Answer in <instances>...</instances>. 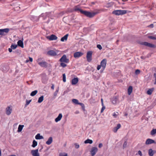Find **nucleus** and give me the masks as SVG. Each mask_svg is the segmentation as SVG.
<instances>
[{
  "label": "nucleus",
  "instance_id": "nucleus-1",
  "mask_svg": "<svg viewBox=\"0 0 156 156\" xmlns=\"http://www.w3.org/2000/svg\"><path fill=\"white\" fill-rule=\"evenodd\" d=\"M59 61L61 62L60 66L63 67H65L67 66L66 63H69V60L67 58L66 55H64L60 59Z\"/></svg>",
  "mask_w": 156,
  "mask_h": 156
},
{
  "label": "nucleus",
  "instance_id": "nucleus-2",
  "mask_svg": "<svg viewBox=\"0 0 156 156\" xmlns=\"http://www.w3.org/2000/svg\"><path fill=\"white\" fill-rule=\"evenodd\" d=\"M80 12L81 13L84 14L86 16L90 18L96 15L99 13V11H98L95 12H89L86 11H83L82 10H80Z\"/></svg>",
  "mask_w": 156,
  "mask_h": 156
},
{
  "label": "nucleus",
  "instance_id": "nucleus-3",
  "mask_svg": "<svg viewBox=\"0 0 156 156\" xmlns=\"http://www.w3.org/2000/svg\"><path fill=\"white\" fill-rule=\"evenodd\" d=\"M127 11L126 10H115L112 12V14L116 15H122L126 14Z\"/></svg>",
  "mask_w": 156,
  "mask_h": 156
},
{
  "label": "nucleus",
  "instance_id": "nucleus-4",
  "mask_svg": "<svg viewBox=\"0 0 156 156\" xmlns=\"http://www.w3.org/2000/svg\"><path fill=\"white\" fill-rule=\"evenodd\" d=\"M59 52L58 50L55 49L48 51L47 52V54L50 56H55L57 55Z\"/></svg>",
  "mask_w": 156,
  "mask_h": 156
},
{
  "label": "nucleus",
  "instance_id": "nucleus-5",
  "mask_svg": "<svg viewBox=\"0 0 156 156\" xmlns=\"http://www.w3.org/2000/svg\"><path fill=\"white\" fill-rule=\"evenodd\" d=\"M92 52L91 51H88L87 53V60L88 62H90L92 60Z\"/></svg>",
  "mask_w": 156,
  "mask_h": 156
},
{
  "label": "nucleus",
  "instance_id": "nucleus-6",
  "mask_svg": "<svg viewBox=\"0 0 156 156\" xmlns=\"http://www.w3.org/2000/svg\"><path fill=\"white\" fill-rule=\"evenodd\" d=\"M9 28H5L0 29V35H4L7 33L9 31Z\"/></svg>",
  "mask_w": 156,
  "mask_h": 156
},
{
  "label": "nucleus",
  "instance_id": "nucleus-7",
  "mask_svg": "<svg viewBox=\"0 0 156 156\" xmlns=\"http://www.w3.org/2000/svg\"><path fill=\"white\" fill-rule=\"evenodd\" d=\"M31 153L33 156H40L38 149L32 150Z\"/></svg>",
  "mask_w": 156,
  "mask_h": 156
},
{
  "label": "nucleus",
  "instance_id": "nucleus-8",
  "mask_svg": "<svg viewBox=\"0 0 156 156\" xmlns=\"http://www.w3.org/2000/svg\"><path fill=\"white\" fill-rule=\"evenodd\" d=\"M72 101L73 103L74 104L76 105H80L82 106V108H84V105L82 103L79 102V101L77 99H73L72 100Z\"/></svg>",
  "mask_w": 156,
  "mask_h": 156
},
{
  "label": "nucleus",
  "instance_id": "nucleus-9",
  "mask_svg": "<svg viewBox=\"0 0 156 156\" xmlns=\"http://www.w3.org/2000/svg\"><path fill=\"white\" fill-rule=\"evenodd\" d=\"M98 151V149L96 147H93L90 151V154L92 156H94L96 153Z\"/></svg>",
  "mask_w": 156,
  "mask_h": 156
},
{
  "label": "nucleus",
  "instance_id": "nucleus-10",
  "mask_svg": "<svg viewBox=\"0 0 156 156\" xmlns=\"http://www.w3.org/2000/svg\"><path fill=\"white\" fill-rule=\"evenodd\" d=\"M107 63V60L105 59H103L101 62L100 65L101 66V67L103 70H104L106 67Z\"/></svg>",
  "mask_w": 156,
  "mask_h": 156
},
{
  "label": "nucleus",
  "instance_id": "nucleus-11",
  "mask_svg": "<svg viewBox=\"0 0 156 156\" xmlns=\"http://www.w3.org/2000/svg\"><path fill=\"white\" fill-rule=\"evenodd\" d=\"M46 38L50 41H53L56 40L57 39V37L55 35L52 34L51 36H47Z\"/></svg>",
  "mask_w": 156,
  "mask_h": 156
},
{
  "label": "nucleus",
  "instance_id": "nucleus-12",
  "mask_svg": "<svg viewBox=\"0 0 156 156\" xmlns=\"http://www.w3.org/2000/svg\"><path fill=\"white\" fill-rule=\"evenodd\" d=\"M12 109L11 106H8L6 108V113L7 115H10L12 112Z\"/></svg>",
  "mask_w": 156,
  "mask_h": 156
},
{
  "label": "nucleus",
  "instance_id": "nucleus-13",
  "mask_svg": "<svg viewBox=\"0 0 156 156\" xmlns=\"http://www.w3.org/2000/svg\"><path fill=\"white\" fill-rule=\"evenodd\" d=\"M23 38H22L21 40H20L18 41L17 42V45L21 47L22 48H24V45H23Z\"/></svg>",
  "mask_w": 156,
  "mask_h": 156
},
{
  "label": "nucleus",
  "instance_id": "nucleus-14",
  "mask_svg": "<svg viewBox=\"0 0 156 156\" xmlns=\"http://www.w3.org/2000/svg\"><path fill=\"white\" fill-rule=\"evenodd\" d=\"M156 142L155 141L151 139H147L145 142V144L146 145H148L152 144H155Z\"/></svg>",
  "mask_w": 156,
  "mask_h": 156
},
{
  "label": "nucleus",
  "instance_id": "nucleus-15",
  "mask_svg": "<svg viewBox=\"0 0 156 156\" xmlns=\"http://www.w3.org/2000/svg\"><path fill=\"white\" fill-rule=\"evenodd\" d=\"M83 53L81 52H77L74 54V56L75 58H78L83 55Z\"/></svg>",
  "mask_w": 156,
  "mask_h": 156
},
{
  "label": "nucleus",
  "instance_id": "nucleus-16",
  "mask_svg": "<svg viewBox=\"0 0 156 156\" xmlns=\"http://www.w3.org/2000/svg\"><path fill=\"white\" fill-rule=\"evenodd\" d=\"M79 81V79L77 77H75L71 80V84L72 85L76 84Z\"/></svg>",
  "mask_w": 156,
  "mask_h": 156
},
{
  "label": "nucleus",
  "instance_id": "nucleus-17",
  "mask_svg": "<svg viewBox=\"0 0 156 156\" xmlns=\"http://www.w3.org/2000/svg\"><path fill=\"white\" fill-rule=\"evenodd\" d=\"M62 117V113H59L58 115L55 119V122H58L60 121Z\"/></svg>",
  "mask_w": 156,
  "mask_h": 156
},
{
  "label": "nucleus",
  "instance_id": "nucleus-18",
  "mask_svg": "<svg viewBox=\"0 0 156 156\" xmlns=\"http://www.w3.org/2000/svg\"><path fill=\"white\" fill-rule=\"evenodd\" d=\"M121 126L120 124H118L116 127H114L113 129V131L114 132L116 133L117 131L119 129Z\"/></svg>",
  "mask_w": 156,
  "mask_h": 156
},
{
  "label": "nucleus",
  "instance_id": "nucleus-19",
  "mask_svg": "<svg viewBox=\"0 0 156 156\" xmlns=\"http://www.w3.org/2000/svg\"><path fill=\"white\" fill-rule=\"evenodd\" d=\"M39 65L42 67H46L47 66V63L44 61H42L41 62L39 63Z\"/></svg>",
  "mask_w": 156,
  "mask_h": 156
},
{
  "label": "nucleus",
  "instance_id": "nucleus-20",
  "mask_svg": "<svg viewBox=\"0 0 156 156\" xmlns=\"http://www.w3.org/2000/svg\"><path fill=\"white\" fill-rule=\"evenodd\" d=\"M35 138L36 140H40L44 138L43 136L40 135V134H37L35 136Z\"/></svg>",
  "mask_w": 156,
  "mask_h": 156
},
{
  "label": "nucleus",
  "instance_id": "nucleus-21",
  "mask_svg": "<svg viewBox=\"0 0 156 156\" xmlns=\"http://www.w3.org/2000/svg\"><path fill=\"white\" fill-rule=\"evenodd\" d=\"M52 138L51 137H50L48 140L46 142V144L48 145H50L52 143Z\"/></svg>",
  "mask_w": 156,
  "mask_h": 156
},
{
  "label": "nucleus",
  "instance_id": "nucleus-22",
  "mask_svg": "<svg viewBox=\"0 0 156 156\" xmlns=\"http://www.w3.org/2000/svg\"><path fill=\"white\" fill-rule=\"evenodd\" d=\"M68 34H66L61 38V41L62 42L66 41L68 38Z\"/></svg>",
  "mask_w": 156,
  "mask_h": 156
},
{
  "label": "nucleus",
  "instance_id": "nucleus-23",
  "mask_svg": "<svg viewBox=\"0 0 156 156\" xmlns=\"http://www.w3.org/2000/svg\"><path fill=\"white\" fill-rule=\"evenodd\" d=\"M24 127V126L23 125H20L19 126H18V128L17 132H21L22 131Z\"/></svg>",
  "mask_w": 156,
  "mask_h": 156
},
{
  "label": "nucleus",
  "instance_id": "nucleus-24",
  "mask_svg": "<svg viewBox=\"0 0 156 156\" xmlns=\"http://www.w3.org/2000/svg\"><path fill=\"white\" fill-rule=\"evenodd\" d=\"M133 91V87L131 86H130L128 90V93L129 95H130Z\"/></svg>",
  "mask_w": 156,
  "mask_h": 156
},
{
  "label": "nucleus",
  "instance_id": "nucleus-25",
  "mask_svg": "<svg viewBox=\"0 0 156 156\" xmlns=\"http://www.w3.org/2000/svg\"><path fill=\"white\" fill-rule=\"evenodd\" d=\"M154 152L151 149H149L148 150V154L150 156H153Z\"/></svg>",
  "mask_w": 156,
  "mask_h": 156
},
{
  "label": "nucleus",
  "instance_id": "nucleus-26",
  "mask_svg": "<svg viewBox=\"0 0 156 156\" xmlns=\"http://www.w3.org/2000/svg\"><path fill=\"white\" fill-rule=\"evenodd\" d=\"M37 142L35 140H34L33 141L32 144V146L34 148L37 146Z\"/></svg>",
  "mask_w": 156,
  "mask_h": 156
},
{
  "label": "nucleus",
  "instance_id": "nucleus-27",
  "mask_svg": "<svg viewBox=\"0 0 156 156\" xmlns=\"http://www.w3.org/2000/svg\"><path fill=\"white\" fill-rule=\"evenodd\" d=\"M118 99L116 98H114L112 99V102L113 104H115L117 103Z\"/></svg>",
  "mask_w": 156,
  "mask_h": 156
},
{
  "label": "nucleus",
  "instance_id": "nucleus-28",
  "mask_svg": "<svg viewBox=\"0 0 156 156\" xmlns=\"http://www.w3.org/2000/svg\"><path fill=\"white\" fill-rule=\"evenodd\" d=\"M150 134L152 136H153L156 134V128L152 129L151 132Z\"/></svg>",
  "mask_w": 156,
  "mask_h": 156
},
{
  "label": "nucleus",
  "instance_id": "nucleus-29",
  "mask_svg": "<svg viewBox=\"0 0 156 156\" xmlns=\"http://www.w3.org/2000/svg\"><path fill=\"white\" fill-rule=\"evenodd\" d=\"M154 90V88L149 89L147 91V94L148 95H151Z\"/></svg>",
  "mask_w": 156,
  "mask_h": 156
},
{
  "label": "nucleus",
  "instance_id": "nucleus-30",
  "mask_svg": "<svg viewBox=\"0 0 156 156\" xmlns=\"http://www.w3.org/2000/svg\"><path fill=\"white\" fill-rule=\"evenodd\" d=\"M113 3L112 2H110L107 3L105 5V6L107 8H109L113 5Z\"/></svg>",
  "mask_w": 156,
  "mask_h": 156
},
{
  "label": "nucleus",
  "instance_id": "nucleus-31",
  "mask_svg": "<svg viewBox=\"0 0 156 156\" xmlns=\"http://www.w3.org/2000/svg\"><path fill=\"white\" fill-rule=\"evenodd\" d=\"M93 143V141L90 139H87L84 141L85 144H91Z\"/></svg>",
  "mask_w": 156,
  "mask_h": 156
},
{
  "label": "nucleus",
  "instance_id": "nucleus-32",
  "mask_svg": "<svg viewBox=\"0 0 156 156\" xmlns=\"http://www.w3.org/2000/svg\"><path fill=\"white\" fill-rule=\"evenodd\" d=\"M37 90H35L32 92L30 94V95L31 96H34L37 93Z\"/></svg>",
  "mask_w": 156,
  "mask_h": 156
},
{
  "label": "nucleus",
  "instance_id": "nucleus-33",
  "mask_svg": "<svg viewBox=\"0 0 156 156\" xmlns=\"http://www.w3.org/2000/svg\"><path fill=\"white\" fill-rule=\"evenodd\" d=\"M44 96H41V97H40L39 98L38 101V102L39 103H41L43 101V100H44Z\"/></svg>",
  "mask_w": 156,
  "mask_h": 156
},
{
  "label": "nucleus",
  "instance_id": "nucleus-34",
  "mask_svg": "<svg viewBox=\"0 0 156 156\" xmlns=\"http://www.w3.org/2000/svg\"><path fill=\"white\" fill-rule=\"evenodd\" d=\"M17 47V45L14 44H12L10 47L13 50H14Z\"/></svg>",
  "mask_w": 156,
  "mask_h": 156
},
{
  "label": "nucleus",
  "instance_id": "nucleus-35",
  "mask_svg": "<svg viewBox=\"0 0 156 156\" xmlns=\"http://www.w3.org/2000/svg\"><path fill=\"white\" fill-rule=\"evenodd\" d=\"M148 37L151 39L155 40H156V35L154 36H149Z\"/></svg>",
  "mask_w": 156,
  "mask_h": 156
},
{
  "label": "nucleus",
  "instance_id": "nucleus-36",
  "mask_svg": "<svg viewBox=\"0 0 156 156\" xmlns=\"http://www.w3.org/2000/svg\"><path fill=\"white\" fill-rule=\"evenodd\" d=\"M63 77V82H65L66 81V76L65 74H63L62 75Z\"/></svg>",
  "mask_w": 156,
  "mask_h": 156
},
{
  "label": "nucleus",
  "instance_id": "nucleus-37",
  "mask_svg": "<svg viewBox=\"0 0 156 156\" xmlns=\"http://www.w3.org/2000/svg\"><path fill=\"white\" fill-rule=\"evenodd\" d=\"M42 61V58L40 57L38 58L37 60V62L38 64H39V63L41 62Z\"/></svg>",
  "mask_w": 156,
  "mask_h": 156
},
{
  "label": "nucleus",
  "instance_id": "nucleus-38",
  "mask_svg": "<svg viewBox=\"0 0 156 156\" xmlns=\"http://www.w3.org/2000/svg\"><path fill=\"white\" fill-rule=\"evenodd\" d=\"M59 156H67V154L65 153H61L59 154Z\"/></svg>",
  "mask_w": 156,
  "mask_h": 156
},
{
  "label": "nucleus",
  "instance_id": "nucleus-39",
  "mask_svg": "<svg viewBox=\"0 0 156 156\" xmlns=\"http://www.w3.org/2000/svg\"><path fill=\"white\" fill-rule=\"evenodd\" d=\"M147 46L153 48L154 47V45L152 44H151L148 43Z\"/></svg>",
  "mask_w": 156,
  "mask_h": 156
},
{
  "label": "nucleus",
  "instance_id": "nucleus-40",
  "mask_svg": "<svg viewBox=\"0 0 156 156\" xmlns=\"http://www.w3.org/2000/svg\"><path fill=\"white\" fill-rule=\"evenodd\" d=\"M118 112H117L116 113L114 112L113 113V116L114 118H116L118 116Z\"/></svg>",
  "mask_w": 156,
  "mask_h": 156
},
{
  "label": "nucleus",
  "instance_id": "nucleus-41",
  "mask_svg": "<svg viewBox=\"0 0 156 156\" xmlns=\"http://www.w3.org/2000/svg\"><path fill=\"white\" fill-rule=\"evenodd\" d=\"M140 73V71L139 69H136L135 72V73L136 75H138Z\"/></svg>",
  "mask_w": 156,
  "mask_h": 156
},
{
  "label": "nucleus",
  "instance_id": "nucleus-42",
  "mask_svg": "<svg viewBox=\"0 0 156 156\" xmlns=\"http://www.w3.org/2000/svg\"><path fill=\"white\" fill-rule=\"evenodd\" d=\"M31 100H26V106L28 105L31 102Z\"/></svg>",
  "mask_w": 156,
  "mask_h": 156
},
{
  "label": "nucleus",
  "instance_id": "nucleus-43",
  "mask_svg": "<svg viewBox=\"0 0 156 156\" xmlns=\"http://www.w3.org/2000/svg\"><path fill=\"white\" fill-rule=\"evenodd\" d=\"M127 145V142L126 141H125L123 145V148H125L126 147Z\"/></svg>",
  "mask_w": 156,
  "mask_h": 156
},
{
  "label": "nucleus",
  "instance_id": "nucleus-44",
  "mask_svg": "<svg viewBox=\"0 0 156 156\" xmlns=\"http://www.w3.org/2000/svg\"><path fill=\"white\" fill-rule=\"evenodd\" d=\"M97 47L99 50H101L102 49V47L100 44H98Z\"/></svg>",
  "mask_w": 156,
  "mask_h": 156
},
{
  "label": "nucleus",
  "instance_id": "nucleus-45",
  "mask_svg": "<svg viewBox=\"0 0 156 156\" xmlns=\"http://www.w3.org/2000/svg\"><path fill=\"white\" fill-rule=\"evenodd\" d=\"M105 107L104 105H103L101 109V113H102L104 111V110L105 109Z\"/></svg>",
  "mask_w": 156,
  "mask_h": 156
},
{
  "label": "nucleus",
  "instance_id": "nucleus-46",
  "mask_svg": "<svg viewBox=\"0 0 156 156\" xmlns=\"http://www.w3.org/2000/svg\"><path fill=\"white\" fill-rule=\"evenodd\" d=\"M154 84H156V74L154 73Z\"/></svg>",
  "mask_w": 156,
  "mask_h": 156
},
{
  "label": "nucleus",
  "instance_id": "nucleus-47",
  "mask_svg": "<svg viewBox=\"0 0 156 156\" xmlns=\"http://www.w3.org/2000/svg\"><path fill=\"white\" fill-rule=\"evenodd\" d=\"M75 147L76 148H78L79 147V145L77 144H74Z\"/></svg>",
  "mask_w": 156,
  "mask_h": 156
},
{
  "label": "nucleus",
  "instance_id": "nucleus-48",
  "mask_svg": "<svg viewBox=\"0 0 156 156\" xmlns=\"http://www.w3.org/2000/svg\"><path fill=\"white\" fill-rule=\"evenodd\" d=\"M138 154L140 155V156H142L143 154L141 151H138Z\"/></svg>",
  "mask_w": 156,
  "mask_h": 156
},
{
  "label": "nucleus",
  "instance_id": "nucleus-49",
  "mask_svg": "<svg viewBox=\"0 0 156 156\" xmlns=\"http://www.w3.org/2000/svg\"><path fill=\"white\" fill-rule=\"evenodd\" d=\"M74 10L76 11L79 10L80 12V10H82L78 8L77 7H75V8H74Z\"/></svg>",
  "mask_w": 156,
  "mask_h": 156
},
{
  "label": "nucleus",
  "instance_id": "nucleus-50",
  "mask_svg": "<svg viewBox=\"0 0 156 156\" xmlns=\"http://www.w3.org/2000/svg\"><path fill=\"white\" fill-rule=\"evenodd\" d=\"M101 65H98L97 67V69L98 70H99L101 68Z\"/></svg>",
  "mask_w": 156,
  "mask_h": 156
},
{
  "label": "nucleus",
  "instance_id": "nucleus-51",
  "mask_svg": "<svg viewBox=\"0 0 156 156\" xmlns=\"http://www.w3.org/2000/svg\"><path fill=\"white\" fill-rule=\"evenodd\" d=\"M101 65H98L97 67V69L98 70H99L101 68Z\"/></svg>",
  "mask_w": 156,
  "mask_h": 156
},
{
  "label": "nucleus",
  "instance_id": "nucleus-52",
  "mask_svg": "<svg viewBox=\"0 0 156 156\" xmlns=\"http://www.w3.org/2000/svg\"><path fill=\"white\" fill-rule=\"evenodd\" d=\"M47 13H43L41 14V16H42V17L46 16L47 15Z\"/></svg>",
  "mask_w": 156,
  "mask_h": 156
},
{
  "label": "nucleus",
  "instance_id": "nucleus-53",
  "mask_svg": "<svg viewBox=\"0 0 156 156\" xmlns=\"http://www.w3.org/2000/svg\"><path fill=\"white\" fill-rule=\"evenodd\" d=\"M148 43L147 42H144L143 43V44L145 46H147Z\"/></svg>",
  "mask_w": 156,
  "mask_h": 156
},
{
  "label": "nucleus",
  "instance_id": "nucleus-54",
  "mask_svg": "<svg viewBox=\"0 0 156 156\" xmlns=\"http://www.w3.org/2000/svg\"><path fill=\"white\" fill-rule=\"evenodd\" d=\"M103 146V145H102V144H101V143H100L99 144V145H98V147H99V148H101V147Z\"/></svg>",
  "mask_w": 156,
  "mask_h": 156
},
{
  "label": "nucleus",
  "instance_id": "nucleus-55",
  "mask_svg": "<svg viewBox=\"0 0 156 156\" xmlns=\"http://www.w3.org/2000/svg\"><path fill=\"white\" fill-rule=\"evenodd\" d=\"M148 27L151 28H153L154 27V25L153 24H151L149 25Z\"/></svg>",
  "mask_w": 156,
  "mask_h": 156
},
{
  "label": "nucleus",
  "instance_id": "nucleus-56",
  "mask_svg": "<svg viewBox=\"0 0 156 156\" xmlns=\"http://www.w3.org/2000/svg\"><path fill=\"white\" fill-rule=\"evenodd\" d=\"M29 60L30 62H32L33 61V58L31 57H29Z\"/></svg>",
  "mask_w": 156,
  "mask_h": 156
},
{
  "label": "nucleus",
  "instance_id": "nucleus-57",
  "mask_svg": "<svg viewBox=\"0 0 156 156\" xmlns=\"http://www.w3.org/2000/svg\"><path fill=\"white\" fill-rule=\"evenodd\" d=\"M12 49L11 48H9L8 50L10 52H11L12 51Z\"/></svg>",
  "mask_w": 156,
  "mask_h": 156
},
{
  "label": "nucleus",
  "instance_id": "nucleus-58",
  "mask_svg": "<svg viewBox=\"0 0 156 156\" xmlns=\"http://www.w3.org/2000/svg\"><path fill=\"white\" fill-rule=\"evenodd\" d=\"M51 88L52 89L54 90V85L52 84V86L51 87Z\"/></svg>",
  "mask_w": 156,
  "mask_h": 156
},
{
  "label": "nucleus",
  "instance_id": "nucleus-59",
  "mask_svg": "<svg viewBox=\"0 0 156 156\" xmlns=\"http://www.w3.org/2000/svg\"><path fill=\"white\" fill-rule=\"evenodd\" d=\"M2 155V151L0 149V156H1Z\"/></svg>",
  "mask_w": 156,
  "mask_h": 156
},
{
  "label": "nucleus",
  "instance_id": "nucleus-60",
  "mask_svg": "<svg viewBox=\"0 0 156 156\" xmlns=\"http://www.w3.org/2000/svg\"><path fill=\"white\" fill-rule=\"evenodd\" d=\"M58 90H59V89H58L57 90H56L55 92L57 93H58Z\"/></svg>",
  "mask_w": 156,
  "mask_h": 156
},
{
  "label": "nucleus",
  "instance_id": "nucleus-61",
  "mask_svg": "<svg viewBox=\"0 0 156 156\" xmlns=\"http://www.w3.org/2000/svg\"><path fill=\"white\" fill-rule=\"evenodd\" d=\"M29 62V60H26L25 61V62L26 63H28V62Z\"/></svg>",
  "mask_w": 156,
  "mask_h": 156
},
{
  "label": "nucleus",
  "instance_id": "nucleus-62",
  "mask_svg": "<svg viewBox=\"0 0 156 156\" xmlns=\"http://www.w3.org/2000/svg\"><path fill=\"white\" fill-rule=\"evenodd\" d=\"M57 93H56V92H55V94H54V96H56L57 95Z\"/></svg>",
  "mask_w": 156,
  "mask_h": 156
},
{
  "label": "nucleus",
  "instance_id": "nucleus-63",
  "mask_svg": "<svg viewBox=\"0 0 156 156\" xmlns=\"http://www.w3.org/2000/svg\"><path fill=\"white\" fill-rule=\"evenodd\" d=\"M101 104H102V106H103V105H104V104H103V102H102V103H101Z\"/></svg>",
  "mask_w": 156,
  "mask_h": 156
},
{
  "label": "nucleus",
  "instance_id": "nucleus-64",
  "mask_svg": "<svg viewBox=\"0 0 156 156\" xmlns=\"http://www.w3.org/2000/svg\"><path fill=\"white\" fill-rule=\"evenodd\" d=\"M101 102H103V99H101Z\"/></svg>",
  "mask_w": 156,
  "mask_h": 156
}]
</instances>
